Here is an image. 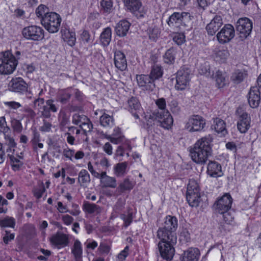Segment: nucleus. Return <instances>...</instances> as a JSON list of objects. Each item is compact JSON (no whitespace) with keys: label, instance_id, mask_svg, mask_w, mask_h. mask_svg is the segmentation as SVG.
<instances>
[{"label":"nucleus","instance_id":"0e129e2a","mask_svg":"<svg viewBox=\"0 0 261 261\" xmlns=\"http://www.w3.org/2000/svg\"><path fill=\"white\" fill-rule=\"evenodd\" d=\"M11 125L14 132L20 133L22 129V126L19 120L14 119L11 121Z\"/></svg>","mask_w":261,"mask_h":261},{"label":"nucleus","instance_id":"f704fd0d","mask_svg":"<svg viewBox=\"0 0 261 261\" xmlns=\"http://www.w3.org/2000/svg\"><path fill=\"white\" fill-rule=\"evenodd\" d=\"M214 126L215 131L221 134V136H225L227 134L225 122L220 118H216L214 120Z\"/></svg>","mask_w":261,"mask_h":261},{"label":"nucleus","instance_id":"412c9836","mask_svg":"<svg viewBox=\"0 0 261 261\" xmlns=\"http://www.w3.org/2000/svg\"><path fill=\"white\" fill-rule=\"evenodd\" d=\"M207 173L212 177L222 176L223 173L221 165L217 162L210 161L207 167Z\"/></svg>","mask_w":261,"mask_h":261},{"label":"nucleus","instance_id":"ddd939ff","mask_svg":"<svg viewBox=\"0 0 261 261\" xmlns=\"http://www.w3.org/2000/svg\"><path fill=\"white\" fill-rule=\"evenodd\" d=\"M172 243L158 242V248L161 257L167 261L172 259L175 253V249Z\"/></svg>","mask_w":261,"mask_h":261},{"label":"nucleus","instance_id":"37998d69","mask_svg":"<svg viewBox=\"0 0 261 261\" xmlns=\"http://www.w3.org/2000/svg\"><path fill=\"white\" fill-rule=\"evenodd\" d=\"M79 40L84 45L91 43L94 40L90 32L86 30H83L81 31Z\"/></svg>","mask_w":261,"mask_h":261},{"label":"nucleus","instance_id":"4d7b16f0","mask_svg":"<svg viewBox=\"0 0 261 261\" xmlns=\"http://www.w3.org/2000/svg\"><path fill=\"white\" fill-rule=\"evenodd\" d=\"M215 79L218 88L223 87L225 85L226 80L221 71L219 70L217 71Z\"/></svg>","mask_w":261,"mask_h":261},{"label":"nucleus","instance_id":"ea45409f","mask_svg":"<svg viewBox=\"0 0 261 261\" xmlns=\"http://www.w3.org/2000/svg\"><path fill=\"white\" fill-rule=\"evenodd\" d=\"M59 127L62 131H64L70 123L69 117L64 111H61L58 116Z\"/></svg>","mask_w":261,"mask_h":261},{"label":"nucleus","instance_id":"dca6fc26","mask_svg":"<svg viewBox=\"0 0 261 261\" xmlns=\"http://www.w3.org/2000/svg\"><path fill=\"white\" fill-rule=\"evenodd\" d=\"M136 79L138 85L146 90L153 91L155 88V82L149 74L137 75Z\"/></svg>","mask_w":261,"mask_h":261},{"label":"nucleus","instance_id":"72a5a7b5","mask_svg":"<svg viewBox=\"0 0 261 261\" xmlns=\"http://www.w3.org/2000/svg\"><path fill=\"white\" fill-rule=\"evenodd\" d=\"M71 253L74 256L76 261H81L83 255V248L81 243L78 240H76L72 248H71Z\"/></svg>","mask_w":261,"mask_h":261},{"label":"nucleus","instance_id":"bf43d9fd","mask_svg":"<svg viewBox=\"0 0 261 261\" xmlns=\"http://www.w3.org/2000/svg\"><path fill=\"white\" fill-rule=\"evenodd\" d=\"M71 92L72 95H74L75 99L80 102L83 101L85 98L84 94L78 89L71 88Z\"/></svg>","mask_w":261,"mask_h":261},{"label":"nucleus","instance_id":"a18cd8bd","mask_svg":"<svg viewBox=\"0 0 261 261\" xmlns=\"http://www.w3.org/2000/svg\"><path fill=\"white\" fill-rule=\"evenodd\" d=\"M78 181L81 186H84L90 181V175L85 169H82L79 173Z\"/></svg>","mask_w":261,"mask_h":261},{"label":"nucleus","instance_id":"de8ad7c7","mask_svg":"<svg viewBox=\"0 0 261 261\" xmlns=\"http://www.w3.org/2000/svg\"><path fill=\"white\" fill-rule=\"evenodd\" d=\"M147 34L151 41L156 42L160 36V29L156 27L149 28L147 30Z\"/></svg>","mask_w":261,"mask_h":261},{"label":"nucleus","instance_id":"c85d7f7f","mask_svg":"<svg viewBox=\"0 0 261 261\" xmlns=\"http://www.w3.org/2000/svg\"><path fill=\"white\" fill-rule=\"evenodd\" d=\"M126 109L129 111L136 119L139 118L138 111L140 110L141 105L136 97H132L127 100Z\"/></svg>","mask_w":261,"mask_h":261},{"label":"nucleus","instance_id":"f03ea898","mask_svg":"<svg viewBox=\"0 0 261 261\" xmlns=\"http://www.w3.org/2000/svg\"><path fill=\"white\" fill-rule=\"evenodd\" d=\"M19 58H16L9 51L3 53L0 58V73L9 74L13 72L18 64Z\"/></svg>","mask_w":261,"mask_h":261},{"label":"nucleus","instance_id":"3c124183","mask_svg":"<svg viewBox=\"0 0 261 261\" xmlns=\"http://www.w3.org/2000/svg\"><path fill=\"white\" fill-rule=\"evenodd\" d=\"M72 122L75 125L80 126L83 123L88 122V118L84 115L75 114L72 116Z\"/></svg>","mask_w":261,"mask_h":261},{"label":"nucleus","instance_id":"6ab92c4d","mask_svg":"<svg viewBox=\"0 0 261 261\" xmlns=\"http://www.w3.org/2000/svg\"><path fill=\"white\" fill-rule=\"evenodd\" d=\"M222 25L223 20L221 16L216 15L206 27L208 35L210 36L214 35Z\"/></svg>","mask_w":261,"mask_h":261},{"label":"nucleus","instance_id":"f257e3e1","mask_svg":"<svg viewBox=\"0 0 261 261\" xmlns=\"http://www.w3.org/2000/svg\"><path fill=\"white\" fill-rule=\"evenodd\" d=\"M212 137L208 136L202 137L195 143L190 151L192 159L194 162L201 165L206 163L212 155Z\"/></svg>","mask_w":261,"mask_h":261},{"label":"nucleus","instance_id":"7c9ffc66","mask_svg":"<svg viewBox=\"0 0 261 261\" xmlns=\"http://www.w3.org/2000/svg\"><path fill=\"white\" fill-rule=\"evenodd\" d=\"M84 211L89 214L98 215L101 212V208L95 203H90L89 201H84L83 204Z\"/></svg>","mask_w":261,"mask_h":261},{"label":"nucleus","instance_id":"e2e57ef3","mask_svg":"<svg viewBox=\"0 0 261 261\" xmlns=\"http://www.w3.org/2000/svg\"><path fill=\"white\" fill-rule=\"evenodd\" d=\"M173 40L178 45L185 42V36L184 33H176L173 38Z\"/></svg>","mask_w":261,"mask_h":261},{"label":"nucleus","instance_id":"39448f33","mask_svg":"<svg viewBox=\"0 0 261 261\" xmlns=\"http://www.w3.org/2000/svg\"><path fill=\"white\" fill-rule=\"evenodd\" d=\"M192 18L193 16L188 12H174L170 16L167 22L170 27H177L179 25L188 27Z\"/></svg>","mask_w":261,"mask_h":261},{"label":"nucleus","instance_id":"a19ab883","mask_svg":"<svg viewBox=\"0 0 261 261\" xmlns=\"http://www.w3.org/2000/svg\"><path fill=\"white\" fill-rule=\"evenodd\" d=\"M163 74V69L159 65H154L151 67L149 75L155 82L161 78Z\"/></svg>","mask_w":261,"mask_h":261},{"label":"nucleus","instance_id":"4468645a","mask_svg":"<svg viewBox=\"0 0 261 261\" xmlns=\"http://www.w3.org/2000/svg\"><path fill=\"white\" fill-rule=\"evenodd\" d=\"M145 119L147 120V124L148 125H151L153 121L154 120H158V122L160 123V125L165 129H169L171 128L173 124V118L168 111H166V113H163V115L161 116V117H156L154 116V118L152 120L149 119V117L148 116H145Z\"/></svg>","mask_w":261,"mask_h":261},{"label":"nucleus","instance_id":"c756f323","mask_svg":"<svg viewBox=\"0 0 261 261\" xmlns=\"http://www.w3.org/2000/svg\"><path fill=\"white\" fill-rule=\"evenodd\" d=\"M155 103L158 107L159 110L155 111L152 115L148 116L151 120H152L154 118V116H156V117H161V116L163 115V113H165L166 111H168L166 110V103L165 98H161L158 99L155 101Z\"/></svg>","mask_w":261,"mask_h":261},{"label":"nucleus","instance_id":"f3484780","mask_svg":"<svg viewBox=\"0 0 261 261\" xmlns=\"http://www.w3.org/2000/svg\"><path fill=\"white\" fill-rule=\"evenodd\" d=\"M251 117L246 112L243 113L239 118L237 128L242 134L246 133L251 126Z\"/></svg>","mask_w":261,"mask_h":261},{"label":"nucleus","instance_id":"4c0bfd02","mask_svg":"<svg viewBox=\"0 0 261 261\" xmlns=\"http://www.w3.org/2000/svg\"><path fill=\"white\" fill-rule=\"evenodd\" d=\"M112 38V30L111 28H105L100 36V42L103 46H107L109 45Z\"/></svg>","mask_w":261,"mask_h":261},{"label":"nucleus","instance_id":"052dcab7","mask_svg":"<svg viewBox=\"0 0 261 261\" xmlns=\"http://www.w3.org/2000/svg\"><path fill=\"white\" fill-rule=\"evenodd\" d=\"M125 201L121 199H119L113 207V211L116 214L121 212L124 208Z\"/></svg>","mask_w":261,"mask_h":261},{"label":"nucleus","instance_id":"2f4dec72","mask_svg":"<svg viewBox=\"0 0 261 261\" xmlns=\"http://www.w3.org/2000/svg\"><path fill=\"white\" fill-rule=\"evenodd\" d=\"M71 95V88L61 90L57 95V100L62 104H66L69 101Z\"/></svg>","mask_w":261,"mask_h":261},{"label":"nucleus","instance_id":"2eb2a0df","mask_svg":"<svg viewBox=\"0 0 261 261\" xmlns=\"http://www.w3.org/2000/svg\"><path fill=\"white\" fill-rule=\"evenodd\" d=\"M156 238L159 242L176 243L177 237L176 233L163 227H160L156 232Z\"/></svg>","mask_w":261,"mask_h":261},{"label":"nucleus","instance_id":"9b49d317","mask_svg":"<svg viewBox=\"0 0 261 261\" xmlns=\"http://www.w3.org/2000/svg\"><path fill=\"white\" fill-rule=\"evenodd\" d=\"M252 29V22L248 18H240L237 22L236 30L241 38H246L250 34Z\"/></svg>","mask_w":261,"mask_h":261},{"label":"nucleus","instance_id":"e433bc0d","mask_svg":"<svg viewBox=\"0 0 261 261\" xmlns=\"http://www.w3.org/2000/svg\"><path fill=\"white\" fill-rule=\"evenodd\" d=\"M62 36L65 41H67L68 45L73 46L75 45L76 42L75 33L74 32H71L69 30H61Z\"/></svg>","mask_w":261,"mask_h":261},{"label":"nucleus","instance_id":"9d476101","mask_svg":"<svg viewBox=\"0 0 261 261\" xmlns=\"http://www.w3.org/2000/svg\"><path fill=\"white\" fill-rule=\"evenodd\" d=\"M205 120L199 115H193L190 117L186 128L189 132H198L203 130L205 126Z\"/></svg>","mask_w":261,"mask_h":261},{"label":"nucleus","instance_id":"6e6552de","mask_svg":"<svg viewBox=\"0 0 261 261\" xmlns=\"http://www.w3.org/2000/svg\"><path fill=\"white\" fill-rule=\"evenodd\" d=\"M233 199L229 193H225L222 196L219 197L214 204L213 207L216 212L224 213L230 211Z\"/></svg>","mask_w":261,"mask_h":261},{"label":"nucleus","instance_id":"58836bf2","mask_svg":"<svg viewBox=\"0 0 261 261\" xmlns=\"http://www.w3.org/2000/svg\"><path fill=\"white\" fill-rule=\"evenodd\" d=\"M176 54V49L174 47H170L165 53L163 56L164 61L165 63L169 65L174 64Z\"/></svg>","mask_w":261,"mask_h":261},{"label":"nucleus","instance_id":"c03bdc74","mask_svg":"<svg viewBox=\"0 0 261 261\" xmlns=\"http://www.w3.org/2000/svg\"><path fill=\"white\" fill-rule=\"evenodd\" d=\"M132 209L129 207L127 209V214H121L120 216V218L123 221V227L127 228L133 222V216Z\"/></svg>","mask_w":261,"mask_h":261},{"label":"nucleus","instance_id":"a211bd4d","mask_svg":"<svg viewBox=\"0 0 261 261\" xmlns=\"http://www.w3.org/2000/svg\"><path fill=\"white\" fill-rule=\"evenodd\" d=\"M248 101L251 108H256L258 107L260 102V91L258 87L255 86L251 88L248 94Z\"/></svg>","mask_w":261,"mask_h":261},{"label":"nucleus","instance_id":"603ef678","mask_svg":"<svg viewBox=\"0 0 261 261\" xmlns=\"http://www.w3.org/2000/svg\"><path fill=\"white\" fill-rule=\"evenodd\" d=\"M8 156L10 159L12 169L15 171L19 170L23 165V163L12 155L8 154Z\"/></svg>","mask_w":261,"mask_h":261},{"label":"nucleus","instance_id":"680f3d73","mask_svg":"<svg viewBox=\"0 0 261 261\" xmlns=\"http://www.w3.org/2000/svg\"><path fill=\"white\" fill-rule=\"evenodd\" d=\"M220 214L223 215V220L226 224H232L234 222V216L231 214L230 210Z\"/></svg>","mask_w":261,"mask_h":261},{"label":"nucleus","instance_id":"aec40b11","mask_svg":"<svg viewBox=\"0 0 261 261\" xmlns=\"http://www.w3.org/2000/svg\"><path fill=\"white\" fill-rule=\"evenodd\" d=\"M58 109L59 105L55 103L54 100L48 99L46 101L45 105L43 106L41 114L43 117L49 118L51 117L50 112L56 113Z\"/></svg>","mask_w":261,"mask_h":261},{"label":"nucleus","instance_id":"f8f14e48","mask_svg":"<svg viewBox=\"0 0 261 261\" xmlns=\"http://www.w3.org/2000/svg\"><path fill=\"white\" fill-rule=\"evenodd\" d=\"M234 36V29L230 24H225L217 34L219 43L224 44L229 42Z\"/></svg>","mask_w":261,"mask_h":261},{"label":"nucleus","instance_id":"bb28decb","mask_svg":"<svg viewBox=\"0 0 261 261\" xmlns=\"http://www.w3.org/2000/svg\"><path fill=\"white\" fill-rule=\"evenodd\" d=\"M103 135L105 138L115 144L122 143L125 140L124 136L122 134L120 128L118 127H115L114 129L113 133L112 135L105 134H103Z\"/></svg>","mask_w":261,"mask_h":261},{"label":"nucleus","instance_id":"79ce46f5","mask_svg":"<svg viewBox=\"0 0 261 261\" xmlns=\"http://www.w3.org/2000/svg\"><path fill=\"white\" fill-rule=\"evenodd\" d=\"M127 163L124 162L117 164L114 167V173L117 177H122L126 174Z\"/></svg>","mask_w":261,"mask_h":261},{"label":"nucleus","instance_id":"864d4df0","mask_svg":"<svg viewBox=\"0 0 261 261\" xmlns=\"http://www.w3.org/2000/svg\"><path fill=\"white\" fill-rule=\"evenodd\" d=\"M101 183L103 187L114 188L117 186L116 180L113 177H105L101 179Z\"/></svg>","mask_w":261,"mask_h":261},{"label":"nucleus","instance_id":"69168bd1","mask_svg":"<svg viewBox=\"0 0 261 261\" xmlns=\"http://www.w3.org/2000/svg\"><path fill=\"white\" fill-rule=\"evenodd\" d=\"M127 148L128 150H130L132 147L129 144H124L123 145H120L117 147L116 151V155L117 156H122L124 154V150Z\"/></svg>","mask_w":261,"mask_h":261},{"label":"nucleus","instance_id":"cd10ccee","mask_svg":"<svg viewBox=\"0 0 261 261\" xmlns=\"http://www.w3.org/2000/svg\"><path fill=\"white\" fill-rule=\"evenodd\" d=\"M135 185V182L126 177L121 182L118 186L116 193L117 195H120L125 191H130Z\"/></svg>","mask_w":261,"mask_h":261},{"label":"nucleus","instance_id":"a878e982","mask_svg":"<svg viewBox=\"0 0 261 261\" xmlns=\"http://www.w3.org/2000/svg\"><path fill=\"white\" fill-rule=\"evenodd\" d=\"M130 25L131 23L125 19L119 21L115 27L116 35L120 37L125 36L129 30Z\"/></svg>","mask_w":261,"mask_h":261},{"label":"nucleus","instance_id":"4be33fe9","mask_svg":"<svg viewBox=\"0 0 261 261\" xmlns=\"http://www.w3.org/2000/svg\"><path fill=\"white\" fill-rule=\"evenodd\" d=\"M50 241L53 245L59 246L60 247H65L69 243L68 236L60 231L53 235L50 239Z\"/></svg>","mask_w":261,"mask_h":261},{"label":"nucleus","instance_id":"423d86ee","mask_svg":"<svg viewBox=\"0 0 261 261\" xmlns=\"http://www.w3.org/2000/svg\"><path fill=\"white\" fill-rule=\"evenodd\" d=\"M190 70L186 67L179 70L176 73L175 88L178 91L185 90L189 85L190 81Z\"/></svg>","mask_w":261,"mask_h":261},{"label":"nucleus","instance_id":"774afa93","mask_svg":"<svg viewBox=\"0 0 261 261\" xmlns=\"http://www.w3.org/2000/svg\"><path fill=\"white\" fill-rule=\"evenodd\" d=\"M129 247L126 246L124 249L121 251L117 255V258L119 261H124L126 257L128 255Z\"/></svg>","mask_w":261,"mask_h":261},{"label":"nucleus","instance_id":"473e14b6","mask_svg":"<svg viewBox=\"0 0 261 261\" xmlns=\"http://www.w3.org/2000/svg\"><path fill=\"white\" fill-rule=\"evenodd\" d=\"M178 223L177 220L175 217L168 215L166 216L164 225L163 227L166 228L169 230H172L173 232H175L177 227Z\"/></svg>","mask_w":261,"mask_h":261},{"label":"nucleus","instance_id":"5701e85b","mask_svg":"<svg viewBox=\"0 0 261 261\" xmlns=\"http://www.w3.org/2000/svg\"><path fill=\"white\" fill-rule=\"evenodd\" d=\"M10 88L13 92L23 93L27 91L28 85L21 77L13 79L10 83Z\"/></svg>","mask_w":261,"mask_h":261},{"label":"nucleus","instance_id":"338daca9","mask_svg":"<svg viewBox=\"0 0 261 261\" xmlns=\"http://www.w3.org/2000/svg\"><path fill=\"white\" fill-rule=\"evenodd\" d=\"M9 130L10 128L7 125L5 117H0V132L5 134Z\"/></svg>","mask_w":261,"mask_h":261},{"label":"nucleus","instance_id":"20e7f679","mask_svg":"<svg viewBox=\"0 0 261 261\" xmlns=\"http://www.w3.org/2000/svg\"><path fill=\"white\" fill-rule=\"evenodd\" d=\"M61 20L58 14L50 12L41 20V23L48 32L55 33L59 31Z\"/></svg>","mask_w":261,"mask_h":261},{"label":"nucleus","instance_id":"5fc2aeb1","mask_svg":"<svg viewBox=\"0 0 261 261\" xmlns=\"http://www.w3.org/2000/svg\"><path fill=\"white\" fill-rule=\"evenodd\" d=\"M216 58L222 62H224L230 55L229 51L227 48H223L216 52Z\"/></svg>","mask_w":261,"mask_h":261},{"label":"nucleus","instance_id":"b1692460","mask_svg":"<svg viewBox=\"0 0 261 261\" xmlns=\"http://www.w3.org/2000/svg\"><path fill=\"white\" fill-rule=\"evenodd\" d=\"M114 64L115 67L121 71L127 68V61L124 54L120 50L114 53Z\"/></svg>","mask_w":261,"mask_h":261},{"label":"nucleus","instance_id":"6e6d98bb","mask_svg":"<svg viewBox=\"0 0 261 261\" xmlns=\"http://www.w3.org/2000/svg\"><path fill=\"white\" fill-rule=\"evenodd\" d=\"M100 6L105 13H110L113 10V2L111 0H101Z\"/></svg>","mask_w":261,"mask_h":261},{"label":"nucleus","instance_id":"49530a36","mask_svg":"<svg viewBox=\"0 0 261 261\" xmlns=\"http://www.w3.org/2000/svg\"><path fill=\"white\" fill-rule=\"evenodd\" d=\"M15 224V219L11 217L6 216L3 219H0V226L1 227H10L14 228Z\"/></svg>","mask_w":261,"mask_h":261},{"label":"nucleus","instance_id":"393cba45","mask_svg":"<svg viewBox=\"0 0 261 261\" xmlns=\"http://www.w3.org/2000/svg\"><path fill=\"white\" fill-rule=\"evenodd\" d=\"M200 255L198 248H190L184 251L181 257V261H198Z\"/></svg>","mask_w":261,"mask_h":261},{"label":"nucleus","instance_id":"09e8293b","mask_svg":"<svg viewBox=\"0 0 261 261\" xmlns=\"http://www.w3.org/2000/svg\"><path fill=\"white\" fill-rule=\"evenodd\" d=\"M48 8L44 5H40L36 9L35 13L37 17L41 18V20L47 14H49Z\"/></svg>","mask_w":261,"mask_h":261},{"label":"nucleus","instance_id":"8fccbe9b","mask_svg":"<svg viewBox=\"0 0 261 261\" xmlns=\"http://www.w3.org/2000/svg\"><path fill=\"white\" fill-rule=\"evenodd\" d=\"M100 123L104 127L111 126L114 124V119L112 116L104 114L100 118Z\"/></svg>","mask_w":261,"mask_h":261},{"label":"nucleus","instance_id":"13d9d810","mask_svg":"<svg viewBox=\"0 0 261 261\" xmlns=\"http://www.w3.org/2000/svg\"><path fill=\"white\" fill-rule=\"evenodd\" d=\"M199 72L201 74H203L206 76H212L213 73L211 74L210 71V66L208 63L205 62L199 67Z\"/></svg>","mask_w":261,"mask_h":261},{"label":"nucleus","instance_id":"c9c22d12","mask_svg":"<svg viewBox=\"0 0 261 261\" xmlns=\"http://www.w3.org/2000/svg\"><path fill=\"white\" fill-rule=\"evenodd\" d=\"M247 75L246 71L242 69H237L232 73L230 79L234 84H238L243 82Z\"/></svg>","mask_w":261,"mask_h":261},{"label":"nucleus","instance_id":"0eeeda50","mask_svg":"<svg viewBox=\"0 0 261 261\" xmlns=\"http://www.w3.org/2000/svg\"><path fill=\"white\" fill-rule=\"evenodd\" d=\"M43 29L39 26L32 25L23 29L22 34L23 36L28 40L40 41L44 37Z\"/></svg>","mask_w":261,"mask_h":261},{"label":"nucleus","instance_id":"1a4fd4ad","mask_svg":"<svg viewBox=\"0 0 261 261\" xmlns=\"http://www.w3.org/2000/svg\"><path fill=\"white\" fill-rule=\"evenodd\" d=\"M127 10L134 14L138 18H143L145 12L140 0H122Z\"/></svg>","mask_w":261,"mask_h":261},{"label":"nucleus","instance_id":"7ed1b4c3","mask_svg":"<svg viewBox=\"0 0 261 261\" xmlns=\"http://www.w3.org/2000/svg\"><path fill=\"white\" fill-rule=\"evenodd\" d=\"M200 189L197 182L194 179L189 180L186 193L187 200L192 207L199 205L201 200Z\"/></svg>","mask_w":261,"mask_h":261}]
</instances>
